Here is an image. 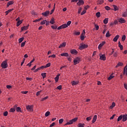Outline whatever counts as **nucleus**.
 <instances>
[{
    "mask_svg": "<svg viewBox=\"0 0 127 127\" xmlns=\"http://www.w3.org/2000/svg\"><path fill=\"white\" fill-rule=\"evenodd\" d=\"M1 67L2 69H6L7 67H8V64H7V61H5L2 62L1 64Z\"/></svg>",
    "mask_w": 127,
    "mask_h": 127,
    "instance_id": "nucleus-1",
    "label": "nucleus"
},
{
    "mask_svg": "<svg viewBox=\"0 0 127 127\" xmlns=\"http://www.w3.org/2000/svg\"><path fill=\"white\" fill-rule=\"evenodd\" d=\"M78 120V118H75L71 120H70L69 122H67L65 124V126L69 125H72L73 123H75V122H76V121Z\"/></svg>",
    "mask_w": 127,
    "mask_h": 127,
    "instance_id": "nucleus-2",
    "label": "nucleus"
},
{
    "mask_svg": "<svg viewBox=\"0 0 127 127\" xmlns=\"http://www.w3.org/2000/svg\"><path fill=\"white\" fill-rule=\"evenodd\" d=\"M81 62V58L78 57L74 59L73 61L74 65H77V64H79Z\"/></svg>",
    "mask_w": 127,
    "mask_h": 127,
    "instance_id": "nucleus-3",
    "label": "nucleus"
},
{
    "mask_svg": "<svg viewBox=\"0 0 127 127\" xmlns=\"http://www.w3.org/2000/svg\"><path fill=\"white\" fill-rule=\"evenodd\" d=\"M88 45L87 44H81L79 47V50H83V49H85V48H88Z\"/></svg>",
    "mask_w": 127,
    "mask_h": 127,
    "instance_id": "nucleus-4",
    "label": "nucleus"
},
{
    "mask_svg": "<svg viewBox=\"0 0 127 127\" xmlns=\"http://www.w3.org/2000/svg\"><path fill=\"white\" fill-rule=\"evenodd\" d=\"M33 106L32 105H28L26 106V109L28 112H32L33 111Z\"/></svg>",
    "mask_w": 127,
    "mask_h": 127,
    "instance_id": "nucleus-5",
    "label": "nucleus"
},
{
    "mask_svg": "<svg viewBox=\"0 0 127 127\" xmlns=\"http://www.w3.org/2000/svg\"><path fill=\"white\" fill-rule=\"evenodd\" d=\"M105 44H106L105 41H103L101 43H100L98 46L99 50H101L102 49V47H103Z\"/></svg>",
    "mask_w": 127,
    "mask_h": 127,
    "instance_id": "nucleus-6",
    "label": "nucleus"
},
{
    "mask_svg": "<svg viewBox=\"0 0 127 127\" xmlns=\"http://www.w3.org/2000/svg\"><path fill=\"white\" fill-rule=\"evenodd\" d=\"M71 54H74L75 55H77L78 54V52L76 49H72L70 50Z\"/></svg>",
    "mask_w": 127,
    "mask_h": 127,
    "instance_id": "nucleus-7",
    "label": "nucleus"
},
{
    "mask_svg": "<svg viewBox=\"0 0 127 127\" xmlns=\"http://www.w3.org/2000/svg\"><path fill=\"white\" fill-rule=\"evenodd\" d=\"M49 13H50V11L49 10L46 11L42 13V15L44 16H48Z\"/></svg>",
    "mask_w": 127,
    "mask_h": 127,
    "instance_id": "nucleus-8",
    "label": "nucleus"
},
{
    "mask_svg": "<svg viewBox=\"0 0 127 127\" xmlns=\"http://www.w3.org/2000/svg\"><path fill=\"white\" fill-rule=\"evenodd\" d=\"M119 22H120L121 24L126 23V21L125 20V19L124 18H120L119 19Z\"/></svg>",
    "mask_w": 127,
    "mask_h": 127,
    "instance_id": "nucleus-9",
    "label": "nucleus"
},
{
    "mask_svg": "<svg viewBox=\"0 0 127 127\" xmlns=\"http://www.w3.org/2000/svg\"><path fill=\"white\" fill-rule=\"evenodd\" d=\"M100 60H103V61H105V60H106V55H102L101 56V55H100Z\"/></svg>",
    "mask_w": 127,
    "mask_h": 127,
    "instance_id": "nucleus-10",
    "label": "nucleus"
},
{
    "mask_svg": "<svg viewBox=\"0 0 127 127\" xmlns=\"http://www.w3.org/2000/svg\"><path fill=\"white\" fill-rule=\"evenodd\" d=\"M127 120V115H122V121L123 122H126Z\"/></svg>",
    "mask_w": 127,
    "mask_h": 127,
    "instance_id": "nucleus-11",
    "label": "nucleus"
},
{
    "mask_svg": "<svg viewBox=\"0 0 127 127\" xmlns=\"http://www.w3.org/2000/svg\"><path fill=\"white\" fill-rule=\"evenodd\" d=\"M28 27H29V25H28L27 26H24L21 27V29L22 31H23V30H27V29H28Z\"/></svg>",
    "mask_w": 127,
    "mask_h": 127,
    "instance_id": "nucleus-12",
    "label": "nucleus"
},
{
    "mask_svg": "<svg viewBox=\"0 0 127 127\" xmlns=\"http://www.w3.org/2000/svg\"><path fill=\"white\" fill-rule=\"evenodd\" d=\"M120 38V35H117L113 39V41L114 42H117L118 41V39Z\"/></svg>",
    "mask_w": 127,
    "mask_h": 127,
    "instance_id": "nucleus-13",
    "label": "nucleus"
},
{
    "mask_svg": "<svg viewBox=\"0 0 127 127\" xmlns=\"http://www.w3.org/2000/svg\"><path fill=\"white\" fill-rule=\"evenodd\" d=\"M77 5H82L84 4V0H78V2L77 3Z\"/></svg>",
    "mask_w": 127,
    "mask_h": 127,
    "instance_id": "nucleus-14",
    "label": "nucleus"
},
{
    "mask_svg": "<svg viewBox=\"0 0 127 127\" xmlns=\"http://www.w3.org/2000/svg\"><path fill=\"white\" fill-rule=\"evenodd\" d=\"M78 84H79V81H75L73 80L71 82V85L72 86H76V85H78Z\"/></svg>",
    "mask_w": 127,
    "mask_h": 127,
    "instance_id": "nucleus-15",
    "label": "nucleus"
},
{
    "mask_svg": "<svg viewBox=\"0 0 127 127\" xmlns=\"http://www.w3.org/2000/svg\"><path fill=\"white\" fill-rule=\"evenodd\" d=\"M66 46V42H63L62 44H60L59 46V48H62V47H65Z\"/></svg>",
    "mask_w": 127,
    "mask_h": 127,
    "instance_id": "nucleus-16",
    "label": "nucleus"
},
{
    "mask_svg": "<svg viewBox=\"0 0 127 127\" xmlns=\"http://www.w3.org/2000/svg\"><path fill=\"white\" fill-rule=\"evenodd\" d=\"M61 56L68 57V56H69V54H68V53H64L61 54Z\"/></svg>",
    "mask_w": 127,
    "mask_h": 127,
    "instance_id": "nucleus-17",
    "label": "nucleus"
},
{
    "mask_svg": "<svg viewBox=\"0 0 127 127\" xmlns=\"http://www.w3.org/2000/svg\"><path fill=\"white\" fill-rule=\"evenodd\" d=\"M59 77H60V73H59L58 75H57L56 77L55 78L56 82L59 81Z\"/></svg>",
    "mask_w": 127,
    "mask_h": 127,
    "instance_id": "nucleus-18",
    "label": "nucleus"
},
{
    "mask_svg": "<svg viewBox=\"0 0 127 127\" xmlns=\"http://www.w3.org/2000/svg\"><path fill=\"white\" fill-rule=\"evenodd\" d=\"M124 64L123 63L119 62L116 66V68H118V67L123 66Z\"/></svg>",
    "mask_w": 127,
    "mask_h": 127,
    "instance_id": "nucleus-19",
    "label": "nucleus"
},
{
    "mask_svg": "<svg viewBox=\"0 0 127 127\" xmlns=\"http://www.w3.org/2000/svg\"><path fill=\"white\" fill-rule=\"evenodd\" d=\"M11 4H13V1H9L7 3L6 7H8L9 5H11Z\"/></svg>",
    "mask_w": 127,
    "mask_h": 127,
    "instance_id": "nucleus-20",
    "label": "nucleus"
},
{
    "mask_svg": "<svg viewBox=\"0 0 127 127\" xmlns=\"http://www.w3.org/2000/svg\"><path fill=\"white\" fill-rule=\"evenodd\" d=\"M22 23V20L18 21L17 22V24H16V26H17V27H18V26H19L20 24H21Z\"/></svg>",
    "mask_w": 127,
    "mask_h": 127,
    "instance_id": "nucleus-21",
    "label": "nucleus"
},
{
    "mask_svg": "<svg viewBox=\"0 0 127 127\" xmlns=\"http://www.w3.org/2000/svg\"><path fill=\"white\" fill-rule=\"evenodd\" d=\"M97 115H95L93 118L92 120V124H94V123H95L96 121H97Z\"/></svg>",
    "mask_w": 127,
    "mask_h": 127,
    "instance_id": "nucleus-22",
    "label": "nucleus"
},
{
    "mask_svg": "<svg viewBox=\"0 0 127 127\" xmlns=\"http://www.w3.org/2000/svg\"><path fill=\"white\" fill-rule=\"evenodd\" d=\"M108 22H109V18H106L104 20L103 23H104V24H107L108 23Z\"/></svg>",
    "mask_w": 127,
    "mask_h": 127,
    "instance_id": "nucleus-23",
    "label": "nucleus"
},
{
    "mask_svg": "<svg viewBox=\"0 0 127 127\" xmlns=\"http://www.w3.org/2000/svg\"><path fill=\"white\" fill-rule=\"evenodd\" d=\"M118 44H119V47H120V50H123V49H124V47L121 44V42H119Z\"/></svg>",
    "mask_w": 127,
    "mask_h": 127,
    "instance_id": "nucleus-24",
    "label": "nucleus"
},
{
    "mask_svg": "<svg viewBox=\"0 0 127 127\" xmlns=\"http://www.w3.org/2000/svg\"><path fill=\"white\" fill-rule=\"evenodd\" d=\"M104 3V0H99L97 1V4H103Z\"/></svg>",
    "mask_w": 127,
    "mask_h": 127,
    "instance_id": "nucleus-25",
    "label": "nucleus"
},
{
    "mask_svg": "<svg viewBox=\"0 0 127 127\" xmlns=\"http://www.w3.org/2000/svg\"><path fill=\"white\" fill-rule=\"evenodd\" d=\"M123 17H127V11H126L125 12H123L122 14Z\"/></svg>",
    "mask_w": 127,
    "mask_h": 127,
    "instance_id": "nucleus-26",
    "label": "nucleus"
},
{
    "mask_svg": "<svg viewBox=\"0 0 127 127\" xmlns=\"http://www.w3.org/2000/svg\"><path fill=\"white\" fill-rule=\"evenodd\" d=\"M12 10H13V8L12 9H10L7 11H6L5 12L6 13V15H7L8 14V13H9V12H10V11H12Z\"/></svg>",
    "mask_w": 127,
    "mask_h": 127,
    "instance_id": "nucleus-27",
    "label": "nucleus"
},
{
    "mask_svg": "<svg viewBox=\"0 0 127 127\" xmlns=\"http://www.w3.org/2000/svg\"><path fill=\"white\" fill-rule=\"evenodd\" d=\"M114 107H116V103L115 102H113L112 103L111 106H110V109H114Z\"/></svg>",
    "mask_w": 127,
    "mask_h": 127,
    "instance_id": "nucleus-28",
    "label": "nucleus"
},
{
    "mask_svg": "<svg viewBox=\"0 0 127 127\" xmlns=\"http://www.w3.org/2000/svg\"><path fill=\"white\" fill-rule=\"evenodd\" d=\"M50 23H51V24H54V23H55V21L53 18H52L50 21Z\"/></svg>",
    "mask_w": 127,
    "mask_h": 127,
    "instance_id": "nucleus-29",
    "label": "nucleus"
},
{
    "mask_svg": "<svg viewBox=\"0 0 127 127\" xmlns=\"http://www.w3.org/2000/svg\"><path fill=\"white\" fill-rule=\"evenodd\" d=\"M113 7L114 8V11H117V10H119V8L116 5H113Z\"/></svg>",
    "mask_w": 127,
    "mask_h": 127,
    "instance_id": "nucleus-30",
    "label": "nucleus"
},
{
    "mask_svg": "<svg viewBox=\"0 0 127 127\" xmlns=\"http://www.w3.org/2000/svg\"><path fill=\"white\" fill-rule=\"evenodd\" d=\"M96 16L97 18L101 17V12H97L96 13Z\"/></svg>",
    "mask_w": 127,
    "mask_h": 127,
    "instance_id": "nucleus-31",
    "label": "nucleus"
},
{
    "mask_svg": "<svg viewBox=\"0 0 127 127\" xmlns=\"http://www.w3.org/2000/svg\"><path fill=\"white\" fill-rule=\"evenodd\" d=\"M122 120H123V115L120 116L118 117L117 121H118V122H120V121H122Z\"/></svg>",
    "mask_w": 127,
    "mask_h": 127,
    "instance_id": "nucleus-32",
    "label": "nucleus"
},
{
    "mask_svg": "<svg viewBox=\"0 0 127 127\" xmlns=\"http://www.w3.org/2000/svg\"><path fill=\"white\" fill-rule=\"evenodd\" d=\"M41 76L43 77V78L44 79L46 78V73H41Z\"/></svg>",
    "mask_w": 127,
    "mask_h": 127,
    "instance_id": "nucleus-33",
    "label": "nucleus"
},
{
    "mask_svg": "<svg viewBox=\"0 0 127 127\" xmlns=\"http://www.w3.org/2000/svg\"><path fill=\"white\" fill-rule=\"evenodd\" d=\"M84 126H85L84 124L79 123L78 125V127H84Z\"/></svg>",
    "mask_w": 127,
    "mask_h": 127,
    "instance_id": "nucleus-34",
    "label": "nucleus"
},
{
    "mask_svg": "<svg viewBox=\"0 0 127 127\" xmlns=\"http://www.w3.org/2000/svg\"><path fill=\"white\" fill-rule=\"evenodd\" d=\"M111 34H110V31H108L106 34V37H110Z\"/></svg>",
    "mask_w": 127,
    "mask_h": 127,
    "instance_id": "nucleus-35",
    "label": "nucleus"
},
{
    "mask_svg": "<svg viewBox=\"0 0 127 127\" xmlns=\"http://www.w3.org/2000/svg\"><path fill=\"white\" fill-rule=\"evenodd\" d=\"M62 27H63V29L64 28H67V27H68V26H67L66 24H63L62 25Z\"/></svg>",
    "mask_w": 127,
    "mask_h": 127,
    "instance_id": "nucleus-36",
    "label": "nucleus"
},
{
    "mask_svg": "<svg viewBox=\"0 0 127 127\" xmlns=\"http://www.w3.org/2000/svg\"><path fill=\"white\" fill-rule=\"evenodd\" d=\"M24 39V37L20 38L18 39L19 43H21L22 41H23V40Z\"/></svg>",
    "mask_w": 127,
    "mask_h": 127,
    "instance_id": "nucleus-37",
    "label": "nucleus"
},
{
    "mask_svg": "<svg viewBox=\"0 0 127 127\" xmlns=\"http://www.w3.org/2000/svg\"><path fill=\"white\" fill-rule=\"evenodd\" d=\"M10 112L11 113H14V112H15V108H11L10 109Z\"/></svg>",
    "mask_w": 127,
    "mask_h": 127,
    "instance_id": "nucleus-38",
    "label": "nucleus"
},
{
    "mask_svg": "<svg viewBox=\"0 0 127 127\" xmlns=\"http://www.w3.org/2000/svg\"><path fill=\"white\" fill-rule=\"evenodd\" d=\"M25 43H26V41H24L21 44V47H24L25 46Z\"/></svg>",
    "mask_w": 127,
    "mask_h": 127,
    "instance_id": "nucleus-39",
    "label": "nucleus"
},
{
    "mask_svg": "<svg viewBox=\"0 0 127 127\" xmlns=\"http://www.w3.org/2000/svg\"><path fill=\"white\" fill-rule=\"evenodd\" d=\"M51 27L53 29H57V25H52L51 26Z\"/></svg>",
    "mask_w": 127,
    "mask_h": 127,
    "instance_id": "nucleus-40",
    "label": "nucleus"
},
{
    "mask_svg": "<svg viewBox=\"0 0 127 127\" xmlns=\"http://www.w3.org/2000/svg\"><path fill=\"white\" fill-rule=\"evenodd\" d=\"M104 8L106 10H110L111 9V7H110V6H105L104 7Z\"/></svg>",
    "mask_w": 127,
    "mask_h": 127,
    "instance_id": "nucleus-41",
    "label": "nucleus"
},
{
    "mask_svg": "<svg viewBox=\"0 0 127 127\" xmlns=\"http://www.w3.org/2000/svg\"><path fill=\"white\" fill-rule=\"evenodd\" d=\"M42 19V18H40L39 19L34 20V21H33V22H37L38 21H40V20H41Z\"/></svg>",
    "mask_w": 127,
    "mask_h": 127,
    "instance_id": "nucleus-42",
    "label": "nucleus"
},
{
    "mask_svg": "<svg viewBox=\"0 0 127 127\" xmlns=\"http://www.w3.org/2000/svg\"><path fill=\"white\" fill-rule=\"evenodd\" d=\"M47 99H48V96H46L45 97H44V98H42L41 101L43 102L44 101H45V100H47Z\"/></svg>",
    "mask_w": 127,
    "mask_h": 127,
    "instance_id": "nucleus-43",
    "label": "nucleus"
},
{
    "mask_svg": "<svg viewBox=\"0 0 127 127\" xmlns=\"http://www.w3.org/2000/svg\"><path fill=\"white\" fill-rule=\"evenodd\" d=\"M126 38H127V37L126 36V35H123L122 37V41H125V40H126Z\"/></svg>",
    "mask_w": 127,
    "mask_h": 127,
    "instance_id": "nucleus-44",
    "label": "nucleus"
},
{
    "mask_svg": "<svg viewBox=\"0 0 127 127\" xmlns=\"http://www.w3.org/2000/svg\"><path fill=\"white\" fill-rule=\"evenodd\" d=\"M114 75H113V74H111L110 75V76L108 78V80H112V79H113V78H114Z\"/></svg>",
    "mask_w": 127,
    "mask_h": 127,
    "instance_id": "nucleus-45",
    "label": "nucleus"
},
{
    "mask_svg": "<svg viewBox=\"0 0 127 127\" xmlns=\"http://www.w3.org/2000/svg\"><path fill=\"white\" fill-rule=\"evenodd\" d=\"M16 112H21V108L20 107H18L16 109Z\"/></svg>",
    "mask_w": 127,
    "mask_h": 127,
    "instance_id": "nucleus-46",
    "label": "nucleus"
},
{
    "mask_svg": "<svg viewBox=\"0 0 127 127\" xmlns=\"http://www.w3.org/2000/svg\"><path fill=\"white\" fill-rule=\"evenodd\" d=\"M50 115V112L49 111H47L45 114V117H48V116H49Z\"/></svg>",
    "mask_w": 127,
    "mask_h": 127,
    "instance_id": "nucleus-47",
    "label": "nucleus"
},
{
    "mask_svg": "<svg viewBox=\"0 0 127 127\" xmlns=\"http://www.w3.org/2000/svg\"><path fill=\"white\" fill-rule=\"evenodd\" d=\"M50 66H51V63H48L46 65V68H48V67H50Z\"/></svg>",
    "mask_w": 127,
    "mask_h": 127,
    "instance_id": "nucleus-48",
    "label": "nucleus"
},
{
    "mask_svg": "<svg viewBox=\"0 0 127 127\" xmlns=\"http://www.w3.org/2000/svg\"><path fill=\"white\" fill-rule=\"evenodd\" d=\"M80 39L82 41L84 40V39H85V36L83 35H81V36H80Z\"/></svg>",
    "mask_w": 127,
    "mask_h": 127,
    "instance_id": "nucleus-49",
    "label": "nucleus"
},
{
    "mask_svg": "<svg viewBox=\"0 0 127 127\" xmlns=\"http://www.w3.org/2000/svg\"><path fill=\"white\" fill-rule=\"evenodd\" d=\"M86 12H87V11H86V10H83L81 13V15H83L84 14H85V13H86Z\"/></svg>",
    "mask_w": 127,
    "mask_h": 127,
    "instance_id": "nucleus-50",
    "label": "nucleus"
},
{
    "mask_svg": "<svg viewBox=\"0 0 127 127\" xmlns=\"http://www.w3.org/2000/svg\"><path fill=\"white\" fill-rule=\"evenodd\" d=\"M72 23V22L71 21H68L67 22V23L66 24L67 26H69V25H70V24H71V23Z\"/></svg>",
    "mask_w": 127,
    "mask_h": 127,
    "instance_id": "nucleus-51",
    "label": "nucleus"
},
{
    "mask_svg": "<svg viewBox=\"0 0 127 127\" xmlns=\"http://www.w3.org/2000/svg\"><path fill=\"white\" fill-rule=\"evenodd\" d=\"M96 30H99V25L95 24L94 25Z\"/></svg>",
    "mask_w": 127,
    "mask_h": 127,
    "instance_id": "nucleus-52",
    "label": "nucleus"
},
{
    "mask_svg": "<svg viewBox=\"0 0 127 127\" xmlns=\"http://www.w3.org/2000/svg\"><path fill=\"white\" fill-rule=\"evenodd\" d=\"M64 122V119H61L59 120V124H61Z\"/></svg>",
    "mask_w": 127,
    "mask_h": 127,
    "instance_id": "nucleus-53",
    "label": "nucleus"
},
{
    "mask_svg": "<svg viewBox=\"0 0 127 127\" xmlns=\"http://www.w3.org/2000/svg\"><path fill=\"white\" fill-rule=\"evenodd\" d=\"M8 114V112H7V111L4 112L3 113L4 117H6L7 116Z\"/></svg>",
    "mask_w": 127,
    "mask_h": 127,
    "instance_id": "nucleus-54",
    "label": "nucleus"
},
{
    "mask_svg": "<svg viewBox=\"0 0 127 127\" xmlns=\"http://www.w3.org/2000/svg\"><path fill=\"white\" fill-rule=\"evenodd\" d=\"M81 11H82V7H80L79 8H78V14L81 13Z\"/></svg>",
    "mask_w": 127,
    "mask_h": 127,
    "instance_id": "nucleus-55",
    "label": "nucleus"
},
{
    "mask_svg": "<svg viewBox=\"0 0 127 127\" xmlns=\"http://www.w3.org/2000/svg\"><path fill=\"white\" fill-rule=\"evenodd\" d=\"M74 35H80V32H75L74 33Z\"/></svg>",
    "mask_w": 127,
    "mask_h": 127,
    "instance_id": "nucleus-56",
    "label": "nucleus"
},
{
    "mask_svg": "<svg viewBox=\"0 0 127 127\" xmlns=\"http://www.w3.org/2000/svg\"><path fill=\"white\" fill-rule=\"evenodd\" d=\"M113 56H114V57H118V53L117 52H115L113 54Z\"/></svg>",
    "mask_w": 127,
    "mask_h": 127,
    "instance_id": "nucleus-57",
    "label": "nucleus"
},
{
    "mask_svg": "<svg viewBox=\"0 0 127 127\" xmlns=\"http://www.w3.org/2000/svg\"><path fill=\"white\" fill-rule=\"evenodd\" d=\"M91 120H92V117H88L86 118V120L87 121V122H89V121H91Z\"/></svg>",
    "mask_w": 127,
    "mask_h": 127,
    "instance_id": "nucleus-58",
    "label": "nucleus"
},
{
    "mask_svg": "<svg viewBox=\"0 0 127 127\" xmlns=\"http://www.w3.org/2000/svg\"><path fill=\"white\" fill-rule=\"evenodd\" d=\"M46 21V20H43V21H41V24L42 25H43L44 24H45Z\"/></svg>",
    "mask_w": 127,
    "mask_h": 127,
    "instance_id": "nucleus-59",
    "label": "nucleus"
},
{
    "mask_svg": "<svg viewBox=\"0 0 127 127\" xmlns=\"http://www.w3.org/2000/svg\"><path fill=\"white\" fill-rule=\"evenodd\" d=\"M39 70H40V67H39V68L36 69L34 71V73H36V72H38V71H39Z\"/></svg>",
    "mask_w": 127,
    "mask_h": 127,
    "instance_id": "nucleus-60",
    "label": "nucleus"
},
{
    "mask_svg": "<svg viewBox=\"0 0 127 127\" xmlns=\"http://www.w3.org/2000/svg\"><path fill=\"white\" fill-rule=\"evenodd\" d=\"M57 89H58V90H61V89H62V86L59 85L57 87Z\"/></svg>",
    "mask_w": 127,
    "mask_h": 127,
    "instance_id": "nucleus-61",
    "label": "nucleus"
},
{
    "mask_svg": "<svg viewBox=\"0 0 127 127\" xmlns=\"http://www.w3.org/2000/svg\"><path fill=\"white\" fill-rule=\"evenodd\" d=\"M45 23H46V25H49V23H50V22H49V21H47L46 20V22H45Z\"/></svg>",
    "mask_w": 127,
    "mask_h": 127,
    "instance_id": "nucleus-62",
    "label": "nucleus"
},
{
    "mask_svg": "<svg viewBox=\"0 0 127 127\" xmlns=\"http://www.w3.org/2000/svg\"><path fill=\"white\" fill-rule=\"evenodd\" d=\"M124 86L125 89H126V90H127V83H124Z\"/></svg>",
    "mask_w": 127,
    "mask_h": 127,
    "instance_id": "nucleus-63",
    "label": "nucleus"
},
{
    "mask_svg": "<svg viewBox=\"0 0 127 127\" xmlns=\"http://www.w3.org/2000/svg\"><path fill=\"white\" fill-rule=\"evenodd\" d=\"M6 87L7 89H11V86H10L9 85H6Z\"/></svg>",
    "mask_w": 127,
    "mask_h": 127,
    "instance_id": "nucleus-64",
    "label": "nucleus"
}]
</instances>
